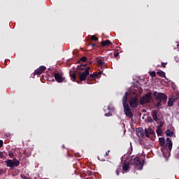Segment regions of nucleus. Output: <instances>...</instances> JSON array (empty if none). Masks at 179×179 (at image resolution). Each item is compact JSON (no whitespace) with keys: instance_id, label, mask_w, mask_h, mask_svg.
Listing matches in <instances>:
<instances>
[{"instance_id":"72a5a7b5","label":"nucleus","mask_w":179,"mask_h":179,"mask_svg":"<svg viewBox=\"0 0 179 179\" xmlns=\"http://www.w3.org/2000/svg\"><path fill=\"white\" fill-rule=\"evenodd\" d=\"M116 174L117 176H120V169L116 170Z\"/></svg>"},{"instance_id":"6e6552de","label":"nucleus","mask_w":179,"mask_h":179,"mask_svg":"<svg viewBox=\"0 0 179 179\" xmlns=\"http://www.w3.org/2000/svg\"><path fill=\"white\" fill-rule=\"evenodd\" d=\"M55 79L58 82V83H62L64 80H65V78L62 77V74L59 73H54Z\"/></svg>"},{"instance_id":"37998d69","label":"nucleus","mask_w":179,"mask_h":179,"mask_svg":"<svg viewBox=\"0 0 179 179\" xmlns=\"http://www.w3.org/2000/svg\"><path fill=\"white\" fill-rule=\"evenodd\" d=\"M108 110H110V106H108Z\"/></svg>"},{"instance_id":"cd10ccee","label":"nucleus","mask_w":179,"mask_h":179,"mask_svg":"<svg viewBox=\"0 0 179 179\" xmlns=\"http://www.w3.org/2000/svg\"><path fill=\"white\" fill-rule=\"evenodd\" d=\"M157 135H162V129L158 128V129L157 131Z\"/></svg>"},{"instance_id":"f704fd0d","label":"nucleus","mask_w":179,"mask_h":179,"mask_svg":"<svg viewBox=\"0 0 179 179\" xmlns=\"http://www.w3.org/2000/svg\"><path fill=\"white\" fill-rule=\"evenodd\" d=\"M118 55H120V53H118V52H116V53L114 54L115 57H118Z\"/></svg>"},{"instance_id":"20e7f679","label":"nucleus","mask_w":179,"mask_h":179,"mask_svg":"<svg viewBox=\"0 0 179 179\" xmlns=\"http://www.w3.org/2000/svg\"><path fill=\"white\" fill-rule=\"evenodd\" d=\"M77 73L78 75H80V77H79L80 80L76 81L77 83H78V85H79L80 83H82V82H83V80H86V79L87 80V77H88V76L90 75V67H87L85 69L84 72H83L82 73H80V71L77 70Z\"/></svg>"},{"instance_id":"a878e982","label":"nucleus","mask_w":179,"mask_h":179,"mask_svg":"<svg viewBox=\"0 0 179 179\" xmlns=\"http://www.w3.org/2000/svg\"><path fill=\"white\" fill-rule=\"evenodd\" d=\"M98 160H100V162H106V159L101 158V155L98 156Z\"/></svg>"},{"instance_id":"9d476101","label":"nucleus","mask_w":179,"mask_h":179,"mask_svg":"<svg viewBox=\"0 0 179 179\" xmlns=\"http://www.w3.org/2000/svg\"><path fill=\"white\" fill-rule=\"evenodd\" d=\"M96 62L99 66H103V68L107 67V64H106V62H104V59L101 57H96Z\"/></svg>"},{"instance_id":"9b49d317","label":"nucleus","mask_w":179,"mask_h":179,"mask_svg":"<svg viewBox=\"0 0 179 179\" xmlns=\"http://www.w3.org/2000/svg\"><path fill=\"white\" fill-rule=\"evenodd\" d=\"M45 69H47V68L45 66H41L35 71L34 73L35 75H41V73H43Z\"/></svg>"},{"instance_id":"c9c22d12","label":"nucleus","mask_w":179,"mask_h":179,"mask_svg":"<svg viewBox=\"0 0 179 179\" xmlns=\"http://www.w3.org/2000/svg\"><path fill=\"white\" fill-rule=\"evenodd\" d=\"M143 129L141 127H139L138 129H137V131L138 132H141V131H143Z\"/></svg>"},{"instance_id":"5701e85b","label":"nucleus","mask_w":179,"mask_h":179,"mask_svg":"<svg viewBox=\"0 0 179 179\" xmlns=\"http://www.w3.org/2000/svg\"><path fill=\"white\" fill-rule=\"evenodd\" d=\"M92 41H99V38L96 37L94 35L91 36Z\"/></svg>"},{"instance_id":"c03bdc74","label":"nucleus","mask_w":179,"mask_h":179,"mask_svg":"<svg viewBox=\"0 0 179 179\" xmlns=\"http://www.w3.org/2000/svg\"><path fill=\"white\" fill-rule=\"evenodd\" d=\"M0 148H1V140H0Z\"/></svg>"},{"instance_id":"a211bd4d","label":"nucleus","mask_w":179,"mask_h":179,"mask_svg":"<svg viewBox=\"0 0 179 179\" xmlns=\"http://www.w3.org/2000/svg\"><path fill=\"white\" fill-rule=\"evenodd\" d=\"M174 101H175L174 99L170 98L168 101V106L173 107V106H174Z\"/></svg>"},{"instance_id":"412c9836","label":"nucleus","mask_w":179,"mask_h":179,"mask_svg":"<svg viewBox=\"0 0 179 179\" xmlns=\"http://www.w3.org/2000/svg\"><path fill=\"white\" fill-rule=\"evenodd\" d=\"M87 61V58L86 57H82L79 61L78 63L80 64V62H86Z\"/></svg>"},{"instance_id":"ddd939ff","label":"nucleus","mask_w":179,"mask_h":179,"mask_svg":"<svg viewBox=\"0 0 179 179\" xmlns=\"http://www.w3.org/2000/svg\"><path fill=\"white\" fill-rule=\"evenodd\" d=\"M145 136L147 138H149V135H153L155 132H153V129H152V128H148V129H145Z\"/></svg>"},{"instance_id":"e433bc0d","label":"nucleus","mask_w":179,"mask_h":179,"mask_svg":"<svg viewBox=\"0 0 179 179\" xmlns=\"http://www.w3.org/2000/svg\"><path fill=\"white\" fill-rule=\"evenodd\" d=\"M110 155V150H108L106 152V155L105 156H108Z\"/></svg>"},{"instance_id":"6ab92c4d","label":"nucleus","mask_w":179,"mask_h":179,"mask_svg":"<svg viewBox=\"0 0 179 179\" xmlns=\"http://www.w3.org/2000/svg\"><path fill=\"white\" fill-rule=\"evenodd\" d=\"M157 73L161 77V78H166V73L164 71L159 70L157 72Z\"/></svg>"},{"instance_id":"f257e3e1","label":"nucleus","mask_w":179,"mask_h":179,"mask_svg":"<svg viewBox=\"0 0 179 179\" xmlns=\"http://www.w3.org/2000/svg\"><path fill=\"white\" fill-rule=\"evenodd\" d=\"M143 163H145V161H141V157H136L134 158V159H130L128 162H125L123 164L122 170L123 171H128L131 164L134 166V169H136L137 170H142V169H143Z\"/></svg>"},{"instance_id":"423d86ee","label":"nucleus","mask_w":179,"mask_h":179,"mask_svg":"<svg viewBox=\"0 0 179 179\" xmlns=\"http://www.w3.org/2000/svg\"><path fill=\"white\" fill-rule=\"evenodd\" d=\"M7 167H10L11 169H15V167H17L20 164V161L17 160L16 158H13V159H8L5 162Z\"/></svg>"},{"instance_id":"f03ea898","label":"nucleus","mask_w":179,"mask_h":179,"mask_svg":"<svg viewBox=\"0 0 179 179\" xmlns=\"http://www.w3.org/2000/svg\"><path fill=\"white\" fill-rule=\"evenodd\" d=\"M122 106L124 108V113L126 117H128L129 118H133L134 114L132 113L131 108H129V104L128 103V92H126L124 93V95L123 96Z\"/></svg>"},{"instance_id":"a19ab883","label":"nucleus","mask_w":179,"mask_h":179,"mask_svg":"<svg viewBox=\"0 0 179 179\" xmlns=\"http://www.w3.org/2000/svg\"><path fill=\"white\" fill-rule=\"evenodd\" d=\"M87 65V64H84V65H83V68H86Z\"/></svg>"},{"instance_id":"473e14b6","label":"nucleus","mask_w":179,"mask_h":179,"mask_svg":"<svg viewBox=\"0 0 179 179\" xmlns=\"http://www.w3.org/2000/svg\"><path fill=\"white\" fill-rule=\"evenodd\" d=\"M91 47H92L93 49L96 47V43L90 44Z\"/></svg>"},{"instance_id":"b1692460","label":"nucleus","mask_w":179,"mask_h":179,"mask_svg":"<svg viewBox=\"0 0 179 179\" xmlns=\"http://www.w3.org/2000/svg\"><path fill=\"white\" fill-rule=\"evenodd\" d=\"M163 125H164V122L160 121L159 125L158 126L159 129H162V128L163 127Z\"/></svg>"},{"instance_id":"39448f33","label":"nucleus","mask_w":179,"mask_h":179,"mask_svg":"<svg viewBox=\"0 0 179 179\" xmlns=\"http://www.w3.org/2000/svg\"><path fill=\"white\" fill-rule=\"evenodd\" d=\"M153 100V96H152V93L145 94V96H143L140 99L139 103L141 106H144V104H148Z\"/></svg>"},{"instance_id":"f8f14e48","label":"nucleus","mask_w":179,"mask_h":179,"mask_svg":"<svg viewBox=\"0 0 179 179\" xmlns=\"http://www.w3.org/2000/svg\"><path fill=\"white\" fill-rule=\"evenodd\" d=\"M76 73H78V72L75 71H69L70 78H71V80H72V82H76Z\"/></svg>"},{"instance_id":"bb28decb","label":"nucleus","mask_w":179,"mask_h":179,"mask_svg":"<svg viewBox=\"0 0 179 179\" xmlns=\"http://www.w3.org/2000/svg\"><path fill=\"white\" fill-rule=\"evenodd\" d=\"M8 156H9V157H10V159H12V158L14 157L15 155L13 154V152H10L8 153Z\"/></svg>"},{"instance_id":"1a4fd4ad","label":"nucleus","mask_w":179,"mask_h":179,"mask_svg":"<svg viewBox=\"0 0 179 179\" xmlns=\"http://www.w3.org/2000/svg\"><path fill=\"white\" fill-rule=\"evenodd\" d=\"M96 78H97V75L96 74V73L90 74V76H87V85H92V80H94Z\"/></svg>"},{"instance_id":"7c9ffc66","label":"nucleus","mask_w":179,"mask_h":179,"mask_svg":"<svg viewBox=\"0 0 179 179\" xmlns=\"http://www.w3.org/2000/svg\"><path fill=\"white\" fill-rule=\"evenodd\" d=\"M161 65L162 68H166V65H167V63L162 62Z\"/></svg>"},{"instance_id":"aec40b11","label":"nucleus","mask_w":179,"mask_h":179,"mask_svg":"<svg viewBox=\"0 0 179 179\" xmlns=\"http://www.w3.org/2000/svg\"><path fill=\"white\" fill-rule=\"evenodd\" d=\"M166 134L167 136H173L174 135V132L170 129H167L166 131Z\"/></svg>"},{"instance_id":"c85d7f7f","label":"nucleus","mask_w":179,"mask_h":179,"mask_svg":"<svg viewBox=\"0 0 179 179\" xmlns=\"http://www.w3.org/2000/svg\"><path fill=\"white\" fill-rule=\"evenodd\" d=\"M20 177H21V178H23V179H27V176H26L24 174H23V173H22L21 175H20Z\"/></svg>"},{"instance_id":"4c0bfd02","label":"nucleus","mask_w":179,"mask_h":179,"mask_svg":"<svg viewBox=\"0 0 179 179\" xmlns=\"http://www.w3.org/2000/svg\"><path fill=\"white\" fill-rule=\"evenodd\" d=\"M2 146H3V141H1V148H2Z\"/></svg>"},{"instance_id":"ea45409f","label":"nucleus","mask_w":179,"mask_h":179,"mask_svg":"<svg viewBox=\"0 0 179 179\" xmlns=\"http://www.w3.org/2000/svg\"><path fill=\"white\" fill-rule=\"evenodd\" d=\"M78 69H80V71H83L84 68H79L78 67Z\"/></svg>"},{"instance_id":"c756f323","label":"nucleus","mask_w":179,"mask_h":179,"mask_svg":"<svg viewBox=\"0 0 179 179\" xmlns=\"http://www.w3.org/2000/svg\"><path fill=\"white\" fill-rule=\"evenodd\" d=\"M112 115H113V114L111 113H110V112L105 114L106 117H111Z\"/></svg>"},{"instance_id":"79ce46f5","label":"nucleus","mask_w":179,"mask_h":179,"mask_svg":"<svg viewBox=\"0 0 179 179\" xmlns=\"http://www.w3.org/2000/svg\"><path fill=\"white\" fill-rule=\"evenodd\" d=\"M143 111V113H146V110H145V109Z\"/></svg>"},{"instance_id":"dca6fc26","label":"nucleus","mask_w":179,"mask_h":179,"mask_svg":"<svg viewBox=\"0 0 179 179\" xmlns=\"http://www.w3.org/2000/svg\"><path fill=\"white\" fill-rule=\"evenodd\" d=\"M110 44H113L110 40L102 41L101 42V45L102 47H106V45H110Z\"/></svg>"},{"instance_id":"58836bf2","label":"nucleus","mask_w":179,"mask_h":179,"mask_svg":"<svg viewBox=\"0 0 179 179\" xmlns=\"http://www.w3.org/2000/svg\"><path fill=\"white\" fill-rule=\"evenodd\" d=\"M3 156H5V155H3V152H1V157L3 158Z\"/></svg>"},{"instance_id":"0eeeda50","label":"nucleus","mask_w":179,"mask_h":179,"mask_svg":"<svg viewBox=\"0 0 179 179\" xmlns=\"http://www.w3.org/2000/svg\"><path fill=\"white\" fill-rule=\"evenodd\" d=\"M129 104L131 108H136V107L139 106V100L138 99V97H131L129 101Z\"/></svg>"},{"instance_id":"f3484780","label":"nucleus","mask_w":179,"mask_h":179,"mask_svg":"<svg viewBox=\"0 0 179 179\" xmlns=\"http://www.w3.org/2000/svg\"><path fill=\"white\" fill-rule=\"evenodd\" d=\"M166 143L169 145V150H171L173 149V142L170 138H166Z\"/></svg>"},{"instance_id":"7ed1b4c3","label":"nucleus","mask_w":179,"mask_h":179,"mask_svg":"<svg viewBox=\"0 0 179 179\" xmlns=\"http://www.w3.org/2000/svg\"><path fill=\"white\" fill-rule=\"evenodd\" d=\"M154 96H156V100L158 101L157 103L156 107H160V106H163V104H166L167 101V96L163 93H158L155 92Z\"/></svg>"},{"instance_id":"2f4dec72","label":"nucleus","mask_w":179,"mask_h":179,"mask_svg":"<svg viewBox=\"0 0 179 179\" xmlns=\"http://www.w3.org/2000/svg\"><path fill=\"white\" fill-rule=\"evenodd\" d=\"M96 75H97V77L99 76V75H102L103 74V71H99V73H95Z\"/></svg>"},{"instance_id":"4be33fe9","label":"nucleus","mask_w":179,"mask_h":179,"mask_svg":"<svg viewBox=\"0 0 179 179\" xmlns=\"http://www.w3.org/2000/svg\"><path fill=\"white\" fill-rule=\"evenodd\" d=\"M146 122H153V119H152V117L148 116L147 120H145Z\"/></svg>"},{"instance_id":"4468645a","label":"nucleus","mask_w":179,"mask_h":179,"mask_svg":"<svg viewBox=\"0 0 179 179\" xmlns=\"http://www.w3.org/2000/svg\"><path fill=\"white\" fill-rule=\"evenodd\" d=\"M159 141L160 146H162V148H167V144H166V140L164 139V138H159Z\"/></svg>"},{"instance_id":"2eb2a0df","label":"nucleus","mask_w":179,"mask_h":179,"mask_svg":"<svg viewBox=\"0 0 179 179\" xmlns=\"http://www.w3.org/2000/svg\"><path fill=\"white\" fill-rule=\"evenodd\" d=\"M151 115L152 117V119L154 120V121H155V122H157V110H153L151 112Z\"/></svg>"},{"instance_id":"393cba45","label":"nucleus","mask_w":179,"mask_h":179,"mask_svg":"<svg viewBox=\"0 0 179 179\" xmlns=\"http://www.w3.org/2000/svg\"><path fill=\"white\" fill-rule=\"evenodd\" d=\"M150 76H152V78H156V72H155V71H151L150 73Z\"/></svg>"}]
</instances>
